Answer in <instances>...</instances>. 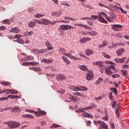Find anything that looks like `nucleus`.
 Listing matches in <instances>:
<instances>
[{"label":"nucleus","mask_w":129,"mask_h":129,"mask_svg":"<svg viewBox=\"0 0 129 129\" xmlns=\"http://www.w3.org/2000/svg\"><path fill=\"white\" fill-rule=\"evenodd\" d=\"M11 112H21V108L18 106H15L12 108V110L11 111Z\"/></svg>","instance_id":"obj_8"},{"label":"nucleus","mask_w":129,"mask_h":129,"mask_svg":"<svg viewBox=\"0 0 129 129\" xmlns=\"http://www.w3.org/2000/svg\"><path fill=\"white\" fill-rule=\"evenodd\" d=\"M36 24H43V23L39 20L34 19L28 22V26L29 28H34L36 26Z\"/></svg>","instance_id":"obj_1"},{"label":"nucleus","mask_w":129,"mask_h":129,"mask_svg":"<svg viewBox=\"0 0 129 129\" xmlns=\"http://www.w3.org/2000/svg\"><path fill=\"white\" fill-rule=\"evenodd\" d=\"M114 7H115V8H116L117 9H118L120 11H121V13H122V14H127V12L123 10V9H122V8L118 7L116 5L114 6Z\"/></svg>","instance_id":"obj_23"},{"label":"nucleus","mask_w":129,"mask_h":129,"mask_svg":"<svg viewBox=\"0 0 129 129\" xmlns=\"http://www.w3.org/2000/svg\"><path fill=\"white\" fill-rule=\"evenodd\" d=\"M121 43H116V44H114V43H112V48L113 49L114 48H116V47H117V46H120L121 45Z\"/></svg>","instance_id":"obj_43"},{"label":"nucleus","mask_w":129,"mask_h":129,"mask_svg":"<svg viewBox=\"0 0 129 129\" xmlns=\"http://www.w3.org/2000/svg\"><path fill=\"white\" fill-rule=\"evenodd\" d=\"M93 65L98 66L100 68L103 67V62L102 61H95L93 62Z\"/></svg>","instance_id":"obj_7"},{"label":"nucleus","mask_w":129,"mask_h":129,"mask_svg":"<svg viewBox=\"0 0 129 129\" xmlns=\"http://www.w3.org/2000/svg\"><path fill=\"white\" fill-rule=\"evenodd\" d=\"M50 127V128H56L57 127H61V126L60 125L53 124Z\"/></svg>","instance_id":"obj_38"},{"label":"nucleus","mask_w":129,"mask_h":129,"mask_svg":"<svg viewBox=\"0 0 129 129\" xmlns=\"http://www.w3.org/2000/svg\"><path fill=\"white\" fill-rule=\"evenodd\" d=\"M26 111L27 112H30V113H31L32 112L34 113V114H36V116H40V115L39 113H40L41 114H47V113L46 112V111H43L41 110V109H38V112L37 111H35L34 110H26Z\"/></svg>","instance_id":"obj_3"},{"label":"nucleus","mask_w":129,"mask_h":129,"mask_svg":"<svg viewBox=\"0 0 129 129\" xmlns=\"http://www.w3.org/2000/svg\"><path fill=\"white\" fill-rule=\"evenodd\" d=\"M45 45L47 48V50H52L53 48L52 47V44L49 41H46L45 42Z\"/></svg>","instance_id":"obj_13"},{"label":"nucleus","mask_w":129,"mask_h":129,"mask_svg":"<svg viewBox=\"0 0 129 129\" xmlns=\"http://www.w3.org/2000/svg\"><path fill=\"white\" fill-rule=\"evenodd\" d=\"M103 81V79L102 78H99L97 81L95 82L96 85H98L99 83H101Z\"/></svg>","instance_id":"obj_35"},{"label":"nucleus","mask_w":129,"mask_h":129,"mask_svg":"<svg viewBox=\"0 0 129 129\" xmlns=\"http://www.w3.org/2000/svg\"><path fill=\"white\" fill-rule=\"evenodd\" d=\"M122 73L124 76H126V75H127V71L126 70H122Z\"/></svg>","instance_id":"obj_53"},{"label":"nucleus","mask_w":129,"mask_h":129,"mask_svg":"<svg viewBox=\"0 0 129 129\" xmlns=\"http://www.w3.org/2000/svg\"><path fill=\"white\" fill-rule=\"evenodd\" d=\"M88 35H89L90 36H93L94 37H95V36L97 35V32L95 31H91L88 32Z\"/></svg>","instance_id":"obj_30"},{"label":"nucleus","mask_w":129,"mask_h":129,"mask_svg":"<svg viewBox=\"0 0 129 129\" xmlns=\"http://www.w3.org/2000/svg\"><path fill=\"white\" fill-rule=\"evenodd\" d=\"M9 98L8 97H0V101H4V100H8Z\"/></svg>","instance_id":"obj_56"},{"label":"nucleus","mask_w":129,"mask_h":129,"mask_svg":"<svg viewBox=\"0 0 129 129\" xmlns=\"http://www.w3.org/2000/svg\"><path fill=\"white\" fill-rule=\"evenodd\" d=\"M125 59H126V57H123L122 58H115V61L117 63H123V62H124V60H125Z\"/></svg>","instance_id":"obj_16"},{"label":"nucleus","mask_w":129,"mask_h":129,"mask_svg":"<svg viewBox=\"0 0 129 129\" xmlns=\"http://www.w3.org/2000/svg\"><path fill=\"white\" fill-rule=\"evenodd\" d=\"M64 55L65 56H67V57H68V58H70L71 59H72L73 60H80V58L76 57L75 56L72 55L70 53H64Z\"/></svg>","instance_id":"obj_6"},{"label":"nucleus","mask_w":129,"mask_h":129,"mask_svg":"<svg viewBox=\"0 0 129 129\" xmlns=\"http://www.w3.org/2000/svg\"><path fill=\"white\" fill-rule=\"evenodd\" d=\"M115 113L116 114V116L117 117H119L120 114H119V108H115Z\"/></svg>","instance_id":"obj_26"},{"label":"nucleus","mask_w":129,"mask_h":129,"mask_svg":"<svg viewBox=\"0 0 129 129\" xmlns=\"http://www.w3.org/2000/svg\"><path fill=\"white\" fill-rule=\"evenodd\" d=\"M105 72L107 75H111V71L108 68H106Z\"/></svg>","instance_id":"obj_37"},{"label":"nucleus","mask_w":129,"mask_h":129,"mask_svg":"<svg viewBox=\"0 0 129 129\" xmlns=\"http://www.w3.org/2000/svg\"><path fill=\"white\" fill-rule=\"evenodd\" d=\"M106 19L108 22H111L112 21V18H111L110 17H108L107 16V17H106Z\"/></svg>","instance_id":"obj_61"},{"label":"nucleus","mask_w":129,"mask_h":129,"mask_svg":"<svg viewBox=\"0 0 129 129\" xmlns=\"http://www.w3.org/2000/svg\"><path fill=\"white\" fill-rule=\"evenodd\" d=\"M108 68L110 70V69L112 70H113V69H114L115 68V67L114 65H111V66H109V67H108Z\"/></svg>","instance_id":"obj_58"},{"label":"nucleus","mask_w":129,"mask_h":129,"mask_svg":"<svg viewBox=\"0 0 129 129\" xmlns=\"http://www.w3.org/2000/svg\"><path fill=\"white\" fill-rule=\"evenodd\" d=\"M73 94L74 95H77L78 96H80V97L82 96V94H81L79 92L74 93Z\"/></svg>","instance_id":"obj_57"},{"label":"nucleus","mask_w":129,"mask_h":129,"mask_svg":"<svg viewBox=\"0 0 129 129\" xmlns=\"http://www.w3.org/2000/svg\"><path fill=\"white\" fill-rule=\"evenodd\" d=\"M83 115L84 117H91V115L89 114V113L85 112V110H84V113H83Z\"/></svg>","instance_id":"obj_33"},{"label":"nucleus","mask_w":129,"mask_h":129,"mask_svg":"<svg viewBox=\"0 0 129 129\" xmlns=\"http://www.w3.org/2000/svg\"><path fill=\"white\" fill-rule=\"evenodd\" d=\"M94 54V51L92 49H87L86 50V55L87 56H91V55H93Z\"/></svg>","instance_id":"obj_9"},{"label":"nucleus","mask_w":129,"mask_h":129,"mask_svg":"<svg viewBox=\"0 0 129 129\" xmlns=\"http://www.w3.org/2000/svg\"><path fill=\"white\" fill-rule=\"evenodd\" d=\"M29 65H32V66H36V65H38V62H29Z\"/></svg>","instance_id":"obj_48"},{"label":"nucleus","mask_w":129,"mask_h":129,"mask_svg":"<svg viewBox=\"0 0 129 129\" xmlns=\"http://www.w3.org/2000/svg\"><path fill=\"white\" fill-rule=\"evenodd\" d=\"M69 99H71V100H72V101H77V99H76L72 95H71V97H69Z\"/></svg>","instance_id":"obj_44"},{"label":"nucleus","mask_w":129,"mask_h":129,"mask_svg":"<svg viewBox=\"0 0 129 129\" xmlns=\"http://www.w3.org/2000/svg\"><path fill=\"white\" fill-rule=\"evenodd\" d=\"M16 42H17V43H18L19 44H21L22 45H23V44H25V41H24V40H23L22 39H17L16 40Z\"/></svg>","instance_id":"obj_40"},{"label":"nucleus","mask_w":129,"mask_h":129,"mask_svg":"<svg viewBox=\"0 0 129 129\" xmlns=\"http://www.w3.org/2000/svg\"><path fill=\"white\" fill-rule=\"evenodd\" d=\"M94 124H99L100 126L99 127L100 129H108V126L105 123V122L103 121H94Z\"/></svg>","instance_id":"obj_2"},{"label":"nucleus","mask_w":129,"mask_h":129,"mask_svg":"<svg viewBox=\"0 0 129 129\" xmlns=\"http://www.w3.org/2000/svg\"><path fill=\"white\" fill-rule=\"evenodd\" d=\"M109 98L111 100H112L113 99V97L112 96V92H110L109 93Z\"/></svg>","instance_id":"obj_52"},{"label":"nucleus","mask_w":129,"mask_h":129,"mask_svg":"<svg viewBox=\"0 0 129 129\" xmlns=\"http://www.w3.org/2000/svg\"><path fill=\"white\" fill-rule=\"evenodd\" d=\"M110 89L112 92H113L115 95H117V90H116V89L115 88H111Z\"/></svg>","instance_id":"obj_36"},{"label":"nucleus","mask_w":129,"mask_h":129,"mask_svg":"<svg viewBox=\"0 0 129 129\" xmlns=\"http://www.w3.org/2000/svg\"><path fill=\"white\" fill-rule=\"evenodd\" d=\"M98 6H99V7H104V8H105V9H108V10H109L110 11H111V9H110V8H109V7L106 6V5H104L100 3H98Z\"/></svg>","instance_id":"obj_27"},{"label":"nucleus","mask_w":129,"mask_h":129,"mask_svg":"<svg viewBox=\"0 0 129 129\" xmlns=\"http://www.w3.org/2000/svg\"><path fill=\"white\" fill-rule=\"evenodd\" d=\"M84 110H85V108H81V109H79V110H76V112H82V111L83 112H84Z\"/></svg>","instance_id":"obj_46"},{"label":"nucleus","mask_w":129,"mask_h":129,"mask_svg":"<svg viewBox=\"0 0 129 129\" xmlns=\"http://www.w3.org/2000/svg\"><path fill=\"white\" fill-rule=\"evenodd\" d=\"M3 93H6V94H11V89H8L6 90H3L0 91V94Z\"/></svg>","instance_id":"obj_14"},{"label":"nucleus","mask_w":129,"mask_h":129,"mask_svg":"<svg viewBox=\"0 0 129 129\" xmlns=\"http://www.w3.org/2000/svg\"><path fill=\"white\" fill-rule=\"evenodd\" d=\"M71 90H73V91H79V87L75 86H71L70 87Z\"/></svg>","instance_id":"obj_29"},{"label":"nucleus","mask_w":129,"mask_h":129,"mask_svg":"<svg viewBox=\"0 0 129 129\" xmlns=\"http://www.w3.org/2000/svg\"><path fill=\"white\" fill-rule=\"evenodd\" d=\"M42 62H43V63H52L53 62V60L43 59L42 60Z\"/></svg>","instance_id":"obj_34"},{"label":"nucleus","mask_w":129,"mask_h":129,"mask_svg":"<svg viewBox=\"0 0 129 129\" xmlns=\"http://www.w3.org/2000/svg\"><path fill=\"white\" fill-rule=\"evenodd\" d=\"M99 18V21L101 23H104L105 24H107V22L105 20L104 18L102 17V15H100V14L98 15Z\"/></svg>","instance_id":"obj_10"},{"label":"nucleus","mask_w":129,"mask_h":129,"mask_svg":"<svg viewBox=\"0 0 129 129\" xmlns=\"http://www.w3.org/2000/svg\"><path fill=\"white\" fill-rule=\"evenodd\" d=\"M75 26H79V27H82V28H87V26H86V25L82 24H75Z\"/></svg>","instance_id":"obj_39"},{"label":"nucleus","mask_w":129,"mask_h":129,"mask_svg":"<svg viewBox=\"0 0 129 129\" xmlns=\"http://www.w3.org/2000/svg\"><path fill=\"white\" fill-rule=\"evenodd\" d=\"M42 24H40V25H49V24H51V21L49 20L42 19Z\"/></svg>","instance_id":"obj_12"},{"label":"nucleus","mask_w":129,"mask_h":129,"mask_svg":"<svg viewBox=\"0 0 129 129\" xmlns=\"http://www.w3.org/2000/svg\"><path fill=\"white\" fill-rule=\"evenodd\" d=\"M60 29L63 31H68V25H62L59 26Z\"/></svg>","instance_id":"obj_18"},{"label":"nucleus","mask_w":129,"mask_h":129,"mask_svg":"<svg viewBox=\"0 0 129 129\" xmlns=\"http://www.w3.org/2000/svg\"><path fill=\"white\" fill-rule=\"evenodd\" d=\"M21 65L22 66H29L30 65V62H23Z\"/></svg>","instance_id":"obj_49"},{"label":"nucleus","mask_w":129,"mask_h":129,"mask_svg":"<svg viewBox=\"0 0 129 129\" xmlns=\"http://www.w3.org/2000/svg\"><path fill=\"white\" fill-rule=\"evenodd\" d=\"M24 117L26 118H34V116L33 115H30L29 114H27V115H25Z\"/></svg>","instance_id":"obj_42"},{"label":"nucleus","mask_w":129,"mask_h":129,"mask_svg":"<svg viewBox=\"0 0 129 129\" xmlns=\"http://www.w3.org/2000/svg\"><path fill=\"white\" fill-rule=\"evenodd\" d=\"M3 22L4 24H7L8 25H10V24H11V22L8 20V19H5Z\"/></svg>","instance_id":"obj_51"},{"label":"nucleus","mask_w":129,"mask_h":129,"mask_svg":"<svg viewBox=\"0 0 129 129\" xmlns=\"http://www.w3.org/2000/svg\"><path fill=\"white\" fill-rule=\"evenodd\" d=\"M45 14H37L34 16V17L40 19V18H43V17H45Z\"/></svg>","instance_id":"obj_32"},{"label":"nucleus","mask_w":129,"mask_h":129,"mask_svg":"<svg viewBox=\"0 0 129 129\" xmlns=\"http://www.w3.org/2000/svg\"><path fill=\"white\" fill-rule=\"evenodd\" d=\"M117 103L116 102V101H113V103L112 104V108H114V107H115V106L116 105Z\"/></svg>","instance_id":"obj_54"},{"label":"nucleus","mask_w":129,"mask_h":129,"mask_svg":"<svg viewBox=\"0 0 129 129\" xmlns=\"http://www.w3.org/2000/svg\"><path fill=\"white\" fill-rule=\"evenodd\" d=\"M79 69L82 70V71H87L88 69L86 67V66L84 65H82L79 67Z\"/></svg>","instance_id":"obj_22"},{"label":"nucleus","mask_w":129,"mask_h":129,"mask_svg":"<svg viewBox=\"0 0 129 129\" xmlns=\"http://www.w3.org/2000/svg\"><path fill=\"white\" fill-rule=\"evenodd\" d=\"M0 84H1V85H3V86H9L10 83L9 82H1Z\"/></svg>","instance_id":"obj_28"},{"label":"nucleus","mask_w":129,"mask_h":129,"mask_svg":"<svg viewBox=\"0 0 129 129\" xmlns=\"http://www.w3.org/2000/svg\"><path fill=\"white\" fill-rule=\"evenodd\" d=\"M103 56L105 58H107V59H110V55L106 54L105 53L103 52Z\"/></svg>","instance_id":"obj_47"},{"label":"nucleus","mask_w":129,"mask_h":129,"mask_svg":"<svg viewBox=\"0 0 129 129\" xmlns=\"http://www.w3.org/2000/svg\"><path fill=\"white\" fill-rule=\"evenodd\" d=\"M87 88L84 86L79 87V91H86L87 90Z\"/></svg>","instance_id":"obj_24"},{"label":"nucleus","mask_w":129,"mask_h":129,"mask_svg":"<svg viewBox=\"0 0 129 129\" xmlns=\"http://www.w3.org/2000/svg\"><path fill=\"white\" fill-rule=\"evenodd\" d=\"M66 79V77L64 75L59 74L56 76V80L57 81H62V80H65Z\"/></svg>","instance_id":"obj_5"},{"label":"nucleus","mask_w":129,"mask_h":129,"mask_svg":"<svg viewBox=\"0 0 129 129\" xmlns=\"http://www.w3.org/2000/svg\"><path fill=\"white\" fill-rule=\"evenodd\" d=\"M91 38L88 37H83L80 40V42L83 43L84 42H88V41H91Z\"/></svg>","instance_id":"obj_17"},{"label":"nucleus","mask_w":129,"mask_h":129,"mask_svg":"<svg viewBox=\"0 0 129 129\" xmlns=\"http://www.w3.org/2000/svg\"><path fill=\"white\" fill-rule=\"evenodd\" d=\"M125 50L123 48H121L119 49L117 51H116V54L118 55V56H120L122 55V53L124 52Z\"/></svg>","instance_id":"obj_19"},{"label":"nucleus","mask_w":129,"mask_h":129,"mask_svg":"<svg viewBox=\"0 0 129 129\" xmlns=\"http://www.w3.org/2000/svg\"><path fill=\"white\" fill-rule=\"evenodd\" d=\"M120 75L119 74H113L112 75V77L113 78H117V77H119Z\"/></svg>","instance_id":"obj_55"},{"label":"nucleus","mask_w":129,"mask_h":129,"mask_svg":"<svg viewBox=\"0 0 129 129\" xmlns=\"http://www.w3.org/2000/svg\"><path fill=\"white\" fill-rule=\"evenodd\" d=\"M98 15H100V16L102 15V16H104L105 18H107V15L105 14V13L104 12H101L100 13H98Z\"/></svg>","instance_id":"obj_50"},{"label":"nucleus","mask_w":129,"mask_h":129,"mask_svg":"<svg viewBox=\"0 0 129 129\" xmlns=\"http://www.w3.org/2000/svg\"><path fill=\"white\" fill-rule=\"evenodd\" d=\"M112 28L114 31H117L119 30L120 28H122V26L121 25H114L112 27Z\"/></svg>","instance_id":"obj_11"},{"label":"nucleus","mask_w":129,"mask_h":129,"mask_svg":"<svg viewBox=\"0 0 129 129\" xmlns=\"http://www.w3.org/2000/svg\"><path fill=\"white\" fill-rule=\"evenodd\" d=\"M62 15V12H56V17H60Z\"/></svg>","instance_id":"obj_63"},{"label":"nucleus","mask_w":129,"mask_h":129,"mask_svg":"<svg viewBox=\"0 0 129 129\" xmlns=\"http://www.w3.org/2000/svg\"><path fill=\"white\" fill-rule=\"evenodd\" d=\"M57 23H59V21L51 22L50 23H49V24L50 25H55V24H57Z\"/></svg>","instance_id":"obj_60"},{"label":"nucleus","mask_w":129,"mask_h":129,"mask_svg":"<svg viewBox=\"0 0 129 129\" xmlns=\"http://www.w3.org/2000/svg\"><path fill=\"white\" fill-rule=\"evenodd\" d=\"M62 59L63 60L64 62L67 63V65H69V64H70V61L69 60V59H68V58H67V57H65L64 56H62Z\"/></svg>","instance_id":"obj_31"},{"label":"nucleus","mask_w":129,"mask_h":129,"mask_svg":"<svg viewBox=\"0 0 129 129\" xmlns=\"http://www.w3.org/2000/svg\"><path fill=\"white\" fill-rule=\"evenodd\" d=\"M103 120H108V115H107V113L106 112L105 114V116L103 117Z\"/></svg>","instance_id":"obj_45"},{"label":"nucleus","mask_w":129,"mask_h":129,"mask_svg":"<svg viewBox=\"0 0 129 129\" xmlns=\"http://www.w3.org/2000/svg\"><path fill=\"white\" fill-rule=\"evenodd\" d=\"M20 124H20V123L12 121L10 122L8 124V127H9V128L10 129L17 128V127H19V126H20Z\"/></svg>","instance_id":"obj_4"},{"label":"nucleus","mask_w":129,"mask_h":129,"mask_svg":"<svg viewBox=\"0 0 129 129\" xmlns=\"http://www.w3.org/2000/svg\"><path fill=\"white\" fill-rule=\"evenodd\" d=\"M5 30H7L6 26H0V31H5Z\"/></svg>","instance_id":"obj_59"},{"label":"nucleus","mask_w":129,"mask_h":129,"mask_svg":"<svg viewBox=\"0 0 129 129\" xmlns=\"http://www.w3.org/2000/svg\"><path fill=\"white\" fill-rule=\"evenodd\" d=\"M10 94H18V91L14 89H11Z\"/></svg>","instance_id":"obj_41"},{"label":"nucleus","mask_w":129,"mask_h":129,"mask_svg":"<svg viewBox=\"0 0 129 129\" xmlns=\"http://www.w3.org/2000/svg\"><path fill=\"white\" fill-rule=\"evenodd\" d=\"M96 106H97V105H96V104H92L90 107L87 106L86 108H85V110H88V109H91V108H95V107H96Z\"/></svg>","instance_id":"obj_21"},{"label":"nucleus","mask_w":129,"mask_h":129,"mask_svg":"<svg viewBox=\"0 0 129 129\" xmlns=\"http://www.w3.org/2000/svg\"><path fill=\"white\" fill-rule=\"evenodd\" d=\"M81 20L83 21L84 20H91V18H90L89 17H84V18H82Z\"/></svg>","instance_id":"obj_64"},{"label":"nucleus","mask_w":129,"mask_h":129,"mask_svg":"<svg viewBox=\"0 0 129 129\" xmlns=\"http://www.w3.org/2000/svg\"><path fill=\"white\" fill-rule=\"evenodd\" d=\"M107 42L104 41L103 42V43L100 44L98 47L99 49H101V48H103L104 47H105V46H107Z\"/></svg>","instance_id":"obj_25"},{"label":"nucleus","mask_w":129,"mask_h":129,"mask_svg":"<svg viewBox=\"0 0 129 129\" xmlns=\"http://www.w3.org/2000/svg\"><path fill=\"white\" fill-rule=\"evenodd\" d=\"M115 37H117L118 38H122V35L120 33H118L115 35Z\"/></svg>","instance_id":"obj_62"},{"label":"nucleus","mask_w":129,"mask_h":129,"mask_svg":"<svg viewBox=\"0 0 129 129\" xmlns=\"http://www.w3.org/2000/svg\"><path fill=\"white\" fill-rule=\"evenodd\" d=\"M92 78H93V74H92V72L88 73L86 77L87 80H91Z\"/></svg>","instance_id":"obj_15"},{"label":"nucleus","mask_w":129,"mask_h":129,"mask_svg":"<svg viewBox=\"0 0 129 129\" xmlns=\"http://www.w3.org/2000/svg\"><path fill=\"white\" fill-rule=\"evenodd\" d=\"M20 32V29L18 28H12L10 31V33H16V34L19 33Z\"/></svg>","instance_id":"obj_20"}]
</instances>
